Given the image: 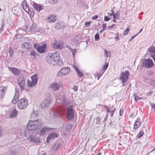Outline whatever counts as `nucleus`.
Here are the masks:
<instances>
[{
  "label": "nucleus",
  "instance_id": "obj_1",
  "mask_svg": "<svg viewBox=\"0 0 155 155\" xmlns=\"http://www.w3.org/2000/svg\"><path fill=\"white\" fill-rule=\"evenodd\" d=\"M42 125V122L40 120L33 121L30 120L27 124V128L29 130H33L39 128Z\"/></svg>",
  "mask_w": 155,
  "mask_h": 155
},
{
  "label": "nucleus",
  "instance_id": "obj_2",
  "mask_svg": "<svg viewBox=\"0 0 155 155\" xmlns=\"http://www.w3.org/2000/svg\"><path fill=\"white\" fill-rule=\"evenodd\" d=\"M48 56L47 62L50 64L54 63H54L59 61L60 59V53L57 51L49 54Z\"/></svg>",
  "mask_w": 155,
  "mask_h": 155
},
{
  "label": "nucleus",
  "instance_id": "obj_3",
  "mask_svg": "<svg viewBox=\"0 0 155 155\" xmlns=\"http://www.w3.org/2000/svg\"><path fill=\"white\" fill-rule=\"evenodd\" d=\"M28 105V100L25 98H22L19 100L17 102V106L20 109H25Z\"/></svg>",
  "mask_w": 155,
  "mask_h": 155
},
{
  "label": "nucleus",
  "instance_id": "obj_4",
  "mask_svg": "<svg viewBox=\"0 0 155 155\" xmlns=\"http://www.w3.org/2000/svg\"><path fill=\"white\" fill-rule=\"evenodd\" d=\"M73 106L71 105L70 106L66 107V109L67 112V119L71 120L73 119L74 116V111L73 110Z\"/></svg>",
  "mask_w": 155,
  "mask_h": 155
},
{
  "label": "nucleus",
  "instance_id": "obj_5",
  "mask_svg": "<svg viewBox=\"0 0 155 155\" xmlns=\"http://www.w3.org/2000/svg\"><path fill=\"white\" fill-rule=\"evenodd\" d=\"M49 97H47L44 100L42 103L41 105V107L42 108H44L45 107L48 106L53 101V98L51 94H49L48 95Z\"/></svg>",
  "mask_w": 155,
  "mask_h": 155
},
{
  "label": "nucleus",
  "instance_id": "obj_6",
  "mask_svg": "<svg viewBox=\"0 0 155 155\" xmlns=\"http://www.w3.org/2000/svg\"><path fill=\"white\" fill-rule=\"evenodd\" d=\"M31 78V81H28L27 84L28 86L30 87L34 86L37 84L38 80L37 74H35L32 76Z\"/></svg>",
  "mask_w": 155,
  "mask_h": 155
},
{
  "label": "nucleus",
  "instance_id": "obj_7",
  "mask_svg": "<svg viewBox=\"0 0 155 155\" xmlns=\"http://www.w3.org/2000/svg\"><path fill=\"white\" fill-rule=\"evenodd\" d=\"M47 45L46 44H44L41 46L38 45L37 44H34V47L37 51L40 53H44L45 52Z\"/></svg>",
  "mask_w": 155,
  "mask_h": 155
},
{
  "label": "nucleus",
  "instance_id": "obj_8",
  "mask_svg": "<svg viewBox=\"0 0 155 155\" xmlns=\"http://www.w3.org/2000/svg\"><path fill=\"white\" fill-rule=\"evenodd\" d=\"M65 110L64 108L61 107H58L54 112L53 115L57 118H60L61 116L64 114Z\"/></svg>",
  "mask_w": 155,
  "mask_h": 155
},
{
  "label": "nucleus",
  "instance_id": "obj_9",
  "mask_svg": "<svg viewBox=\"0 0 155 155\" xmlns=\"http://www.w3.org/2000/svg\"><path fill=\"white\" fill-rule=\"evenodd\" d=\"M70 71V69L68 67L63 68L58 72V76L59 77H61L68 74Z\"/></svg>",
  "mask_w": 155,
  "mask_h": 155
},
{
  "label": "nucleus",
  "instance_id": "obj_10",
  "mask_svg": "<svg viewBox=\"0 0 155 155\" xmlns=\"http://www.w3.org/2000/svg\"><path fill=\"white\" fill-rule=\"evenodd\" d=\"M129 72L127 71L125 72H121L120 74V79L123 83H125L128 79Z\"/></svg>",
  "mask_w": 155,
  "mask_h": 155
},
{
  "label": "nucleus",
  "instance_id": "obj_11",
  "mask_svg": "<svg viewBox=\"0 0 155 155\" xmlns=\"http://www.w3.org/2000/svg\"><path fill=\"white\" fill-rule=\"evenodd\" d=\"M18 84L20 87L21 91H22L24 90L25 85L24 77L23 76H20L18 79Z\"/></svg>",
  "mask_w": 155,
  "mask_h": 155
},
{
  "label": "nucleus",
  "instance_id": "obj_12",
  "mask_svg": "<svg viewBox=\"0 0 155 155\" xmlns=\"http://www.w3.org/2000/svg\"><path fill=\"white\" fill-rule=\"evenodd\" d=\"M143 65L144 67L149 68H152L154 66V64L151 59L148 58L144 60L143 61Z\"/></svg>",
  "mask_w": 155,
  "mask_h": 155
},
{
  "label": "nucleus",
  "instance_id": "obj_13",
  "mask_svg": "<svg viewBox=\"0 0 155 155\" xmlns=\"http://www.w3.org/2000/svg\"><path fill=\"white\" fill-rule=\"evenodd\" d=\"M61 85L56 82H54L50 84L49 87L53 91H56L59 90Z\"/></svg>",
  "mask_w": 155,
  "mask_h": 155
},
{
  "label": "nucleus",
  "instance_id": "obj_14",
  "mask_svg": "<svg viewBox=\"0 0 155 155\" xmlns=\"http://www.w3.org/2000/svg\"><path fill=\"white\" fill-rule=\"evenodd\" d=\"M19 90L17 88H15V94L12 101V103L14 104H16L18 102L19 97Z\"/></svg>",
  "mask_w": 155,
  "mask_h": 155
},
{
  "label": "nucleus",
  "instance_id": "obj_15",
  "mask_svg": "<svg viewBox=\"0 0 155 155\" xmlns=\"http://www.w3.org/2000/svg\"><path fill=\"white\" fill-rule=\"evenodd\" d=\"M53 47L54 48L61 49L63 47V44L58 42L56 40H55L53 45Z\"/></svg>",
  "mask_w": 155,
  "mask_h": 155
},
{
  "label": "nucleus",
  "instance_id": "obj_16",
  "mask_svg": "<svg viewBox=\"0 0 155 155\" xmlns=\"http://www.w3.org/2000/svg\"><path fill=\"white\" fill-rule=\"evenodd\" d=\"M58 19V17L55 14L51 15L48 18V22L49 23H52L56 21Z\"/></svg>",
  "mask_w": 155,
  "mask_h": 155
},
{
  "label": "nucleus",
  "instance_id": "obj_17",
  "mask_svg": "<svg viewBox=\"0 0 155 155\" xmlns=\"http://www.w3.org/2000/svg\"><path fill=\"white\" fill-rule=\"evenodd\" d=\"M58 137V134L56 133L52 132L49 134L47 137V142L48 143V141L51 140H53Z\"/></svg>",
  "mask_w": 155,
  "mask_h": 155
},
{
  "label": "nucleus",
  "instance_id": "obj_18",
  "mask_svg": "<svg viewBox=\"0 0 155 155\" xmlns=\"http://www.w3.org/2000/svg\"><path fill=\"white\" fill-rule=\"evenodd\" d=\"M28 139L31 142H34L36 143H39L41 142V140L39 138L36 137L35 136L31 135L28 137Z\"/></svg>",
  "mask_w": 155,
  "mask_h": 155
},
{
  "label": "nucleus",
  "instance_id": "obj_19",
  "mask_svg": "<svg viewBox=\"0 0 155 155\" xmlns=\"http://www.w3.org/2000/svg\"><path fill=\"white\" fill-rule=\"evenodd\" d=\"M51 129V128L45 127L39 131L38 134L40 136H43L47 132L50 131Z\"/></svg>",
  "mask_w": 155,
  "mask_h": 155
},
{
  "label": "nucleus",
  "instance_id": "obj_20",
  "mask_svg": "<svg viewBox=\"0 0 155 155\" xmlns=\"http://www.w3.org/2000/svg\"><path fill=\"white\" fill-rule=\"evenodd\" d=\"M33 6L35 9L38 11H41V10H42L44 8V6L38 4H37L35 2H34L33 3Z\"/></svg>",
  "mask_w": 155,
  "mask_h": 155
},
{
  "label": "nucleus",
  "instance_id": "obj_21",
  "mask_svg": "<svg viewBox=\"0 0 155 155\" xmlns=\"http://www.w3.org/2000/svg\"><path fill=\"white\" fill-rule=\"evenodd\" d=\"M147 51L150 54L152 58H153V56H155V47H150L147 49Z\"/></svg>",
  "mask_w": 155,
  "mask_h": 155
},
{
  "label": "nucleus",
  "instance_id": "obj_22",
  "mask_svg": "<svg viewBox=\"0 0 155 155\" xmlns=\"http://www.w3.org/2000/svg\"><path fill=\"white\" fill-rule=\"evenodd\" d=\"M22 6L24 10L27 12H28L30 11L28 6L25 0L22 2Z\"/></svg>",
  "mask_w": 155,
  "mask_h": 155
},
{
  "label": "nucleus",
  "instance_id": "obj_23",
  "mask_svg": "<svg viewBox=\"0 0 155 155\" xmlns=\"http://www.w3.org/2000/svg\"><path fill=\"white\" fill-rule=\"evenodd\" d=\"M8 69L9 70H11L12 72L15 75H19L20 71L17 68L14 67L11 68L9 67Z\"/></svg>",
  "mask_w": 155,
  "mask_h": 155
},
{
  "label": "nucleus",
  "instance_id": "obj_24",
  "mask_svg": "<svg viewBox=\"0 0 155 155\" xmlns=\"http://www.w3.org/2000/svg\"><path fill=\"white\" fill-rule=\"evenodd\" d=\"M6 91L5 87H0V98H2L4 96Z\"/></svg>",
  "mask_w": 155,
  "mask_h": 155
},
{
  "label": "nucleus",
  "instance_id": "obj_25",
  "mask_svg": "<svg viewBox=\"0 0 155 155\" xmlns=\"http://www.w3.org/2000/svg\"><path fill=\"white\" fill-rule=\"evenodd\" d=\"M31 32H34L38 31L36 24L35 23H32L30 29Z\"/></svg>",
  "mask_w": 155,
  "mask_h": 155
},
{
  "label": "nucleus",
  "instance_id": "obj_26",
  "mask_svg": "<svg viewBox=\"0 0 155 155\" xmlns=\"http://www.w3.org/2000/svg\"><path fill=\"white\" fill-rule=\"evenodd\" d=\"M140 120V118L139 117L137 118V119L135 122L134 124V128L136 129L137 128L140 126V123L139 122Z\"/></svg>",
  "mask_w": 155,
  "mask_h": 155
},
{
  "label": "nucleus",
  "instance_id": "obj_27",
  "mask_svg": "<svg viewBox=\"0 0 155 155\" xmlns=\"http://www.w3.org/2000/svg\"><path fill=\"white\" fill-rule=\"evenodd\" d=\"M17 114L18 111L15 109L11 111L10 116L11 117H15L17 116Z\"/></svg>",
  "mask_w": 155,
  "mask_h": 155
},
{
  "label": "nucleus",
  "instance_id": "obj_28",
  "mask_svg": "<svg viewBox=\"0 0 155 155\" xmlns=\"http://www.w3.org/2000/svg\"><path fill=\"white\" fill-rule=\"evenodd\" d=\"M38 115V111L34 110L32 112L31 114V117L32 119H35Z\"/></svg>",
  "mask_w": 155,
  "mask_h": 155
},
{
  "label": "nucleus",
  "instance_id": "obj_29",
  "mask_svg": "<svg viewBox=\"0 0 155 155\" xmlns=\"http://www.w3.org/2000/svg\"><path fill=\"white\" fill-rule=\"evenodd\" d=\"M100 119L99 117H97L93 121L94 124L96 125H98L100 124Z\"/></svg>",
  "mask_w": 155,
  "mask_h": 155
},
{
  "label": "nucleus",
  "instance_id": "obj_30",
  "mask_svg": "<svg viewBox=\"0 0 155 155\" xmlns=\"http://www.w3.org/2000/svg\"><path fill=\"white\" fill-rule=\"evenodd\" d=\"M36 52L35 50L31 51L30 52V55L31 57H33L35 60L36 59V56L37 55Z\"/></svg>",
  "mask_w": 155,
  "mask_h": 155
},
{
  "label": "nucleus",
  "instance_id": "obj_31",
  "mask_svg": "<svg viewBox=\"0 0 155 155\" xmlns=\"http://www.w3.org/2000/svg\"><path fill=\"white\" fill-rule=\"evenodd\" d=\"M29 45L27 42L24 43L22 45V48L24 49H27L29 47Z\"/></svg>",
  "mask_w": 155,
  "mask_h": 155
},
{
  "label": "nucleus",
  "instance_id": "obj_32",
  "mask_svg": "<svg viewBox=\"0 0 155 155\" xmlns=\"http://www.w3.org/2000/svg\"><path fill=\"white\" fill-rule=\"evenodd\" d=\"M134 97V101H137L138 100L142 99V97H139L136 94H134L133 96Z\"/></svg>",
  "mask_w": 155,
  "mask_h": 155
},
{
  "label": "nucleus",
  "instance_id": "obj_33",
  "mask_svg": "<svg viewBox=\"0 0 155 155\" xmlns=\"http://www.w3.org/2000/svg\"><path fill=\"white\" fill-rule=\"evenodd\" d=\"M120 14L119 13H117L116 12L115 14L114 13H113V18L114 19H119V16Z\"/></svg>",
  "mask_w": 155,
  "mask_h": 155
},
{
  "label": "nucleus",
  "instance_id": "obj_34",
  "mask_svg": "<svg viewBox=\"0 0 155 155\" xmlns=\"http://www.w3.org/2000/svg\"><path fill=\"white\" fill-rule=\"evenodd\" d=\"M77 73L80 77H82L83 76L84 74L80 70H79L77 71Z\"/></svg>",
  "mask_w": 155,
  "mask_h": 155
},
{
  "label": "nucleus",
  "instance_id": "obj_35",
  "mask_svg": "<svg viewBox=\"0 0 155 155\" xmlns=\"http://www.w3.org/2000/svg\"><path fill=\"white\" fill-rule=\"evenodd\" d=\"M58 2L57 0H49V2L51 5H54Z\"/></svg>",
  "mask_w": 155,
  "mask_h": 155
},
{
  "label": "nucleus",
  "instance_id": "obj_36",
  "mask_svg": "<svg viewBox=\"0 0 155 155\" xmlns=\"http://www.w3.org/2000/svg\"><path fill=\"white\" fill-rule=\"evenodd\" d=\"M144 134L143 132L141 131L137 135V137L139 138L142 137Z\"/></svg>",
  "mask_w": 155,
  "mask_h": 155
},
{
  "label": "nucleus",
  "instance_id": "obj_37",
  "mask_svg": "<svg viewBox=\"0 0 155 155\" xmlns=\"http://www.w3.org/2000/svg\"><path fill=\"white\" fill-rule=\"evenodd\" d=\"M116 110V108L114 107L113 110L112 111H110V112L109 113V114L111 117H112L113 116V114Z\"/></svg>",
  "mask_w": 155,
  "mask_h": 155
},
{
  "label": "nucleus",
  "instance_id": "obj_38",
  "mask_svg": "<svg viewBox=\"0 0 155 155\" xmlns=\"http://www.w3.org/2000/svg\"><path fill=\"white\" fill-rule=\"evenodd\" d=\"M108 66V63L105 64L103 67V70H105L107 68Z\"/></svg>",
  "mask_w": 155,
  "mask_h": 155
},
{
  "label": "nucleus",
  "instance_id": "obj_39",
  "mask_svg": "<svg viewBox=\"0 0 155 155\" xmlns=\"http://www.w3.org/2000/svg\"><path fill=\"white\" fill-rule=\"evenodd\" d=\"M69 104L68 101L66 99H64L63 100V104L64 105H68Z\"/></svg>",
  "mask_w": 155,
  "mask_h": 155
},
{
  "label": "nucleus",
  "instance_id": "obj_40",
  "mask_svg": "<svg viewBox=\"0 0 155 155\" xmlns=\"http://www.w3.org/2000/svg\"><path fill=\"white\" fill-rule=\"evenodd\" d=\"M104 52L107 58L110 56V53L108 52V51L105 50L104 51Z\"/></svg>",
  "mask_w": 155,
  "mask_h": 155
},
{
  "label": "nucleus",
  "instance_id": "obj_41",
  "mask_svg": "<svg viewBox=\"0 0 155 155\" xmlns=\"http://www.w3.org/2000/svg\"><path fill=\"white\" fill-rule=\"evenodd\" d=\"M71 53L72 54L73 57L74 58L75 55L76 54V49H73L71 51Z\"/></svg>",
  "mask_w": 155,
  "mask_h": 155
},
{
  "label": "nucleus",
  "instance_id": "obj_42",
  "mask_svg": "<svg viewBox=\"0 0 155 155\" xmlns=\"http://www.w3.org/2000/svg\"><path fill=\"white\" fill-rule=\"evenodd\" d=\"M95 39L96 41H98L99 38V36L98 33L96 34L94 36Z\"/></svg>",
  "mask_w": 155,
  "mask_h": 155
},
{
  "label": "nucleus",
  "instance_id": "obj_43",
  "mask_svg": "<svg viewBox=\"0 0 155 155\" xmlns=\"http://www.w3.org/2000/svg\"><path fill=\"white\" fill-rule=\"evenodd\" d=\"M129 29L128 28L126 29L125 31H124V35H127L128 34V33L129 31Z\"/></svg>",
  "mask_w": 155,
  "mask_h": 155
},
{
  "label": "nucleus",
  "instance_id": "obj_44",
  "mask_svg": "<svg viewBox=\"0 0 155 155\" xmlns=\"http://www.w3.org/2000/svg\"><path fill=\"white\" fill-rule=\"evenodd\" d=\"M150 104H151V108L152 109H153L154 111H155V103H150Z\"/></svg>",
  "mask_w": 155,
  "mask_h": 155
},
{
  "label": "nucleus",
  "instance_id": "obj_45",
  "mask_svg": "<svg viewBox=\"0 0 155 155\" xmlns=\"http://www.w3.org/2000/svg\"><path fill=\"white\" fill-rule=\"evenodd\" d=\"M9 53L10 54V56H12L13 53V51L12 49L10 48L9 51Z\"/></svg>",
  "mask_w": 155,
  "mask_h": 155
},
{
  "label": "nucleus",
  "instance_id": "obj_46",
  "mask_svg": "<svg viewBox=\"0 0 155 155\" xmlns=\"http://www.w3.org/2000/svg\"><path fill=\"white\" fill-rule=\"evenodd\" d=\"M110 19V18L106 16H104V20L105 21H109Z\"/></svg>",
  "mask_w": 155,
  "mask_h": 155
},
{
  "label": "nucleus",
  "instance_id": "obj_47",
  "mask_svg": "<svg viewBox=\"0 0 155 155\" xmlns=\"http://www.w3.org/2000/svg\"><path fill=\"white\" fill-rule=\"evenodd\" d=\"M123 113V109L122 108L120 109L119 112V115L120 116H122Z\"/></svg>",
  "mask_w": 155,
  "mask_h": 155
},
{
  "label": "nucleus",
  "instance_id": "obj_48",
  "mask_svg": "<svg viewBox=\"0 0 155 155\" xmlns=\"http://www.w3.org/2000/svg\"><path fill=\"white\" fill-rule=\"evenodd\" d=\"M60 24L59 23H57V24L55 25V28H61L60 27Z\"/></svg>",
  "mask_w": 155,
  "mask_h": 155
},
{
  "label": "nucleus",
  "instance_id": "obj_49",
  "mask_svg": "<svg viewBox=\"0 0 155 155\" xmlns=\"http://www.w3.org/2000/svg\"><path fill=\"white\" fill-rule=\"evenodd\" d=\"M10 155H16L15 151H12L10 154Z\"/></svg>",
  "mask_w": 155,
  "mask_h": 155
},
{
  "label": "nucleus",
  "instance_id": "obj_50",
  "mask_svg": "<svg viewBox=\"0 0 155 155\" xmlns=\"http://www.w3.org/2000/svg\"><path fill=\"white\" fill-rule=\"evenodd\" d=\"M91 22V21L87 22L85 23L84 25H86V26H87L88 27L90 26Z\"/></svg>",
  "mask_w": 155,
  "mask_h": 155
},
{
  "label": "nucleus",
  "instance_id": "obj_51",
  "mask_svg": "<svg viewBox=\"0 0 155 155\" xmlns=\"http://www.w3.org/2000/svg\"><path fill=\"white\" fill-rule=\"evenodd\" d=\"M114 26H115V25L114 24H113L111 25H110L109 26H108V28L109 29H111L112 28H113Z\"/></svg>",
  "mask_w": 155,
  "mask_h": 155
},
{
  "label": "nucleus",
  "instance_id": "obj_52",
  "mask_svg": "<svg viewBox=\"0 0 155 155\" xmlns=\"http://www.w3.org/2000/svg\"><path fill=\"white\" fill-rule=\"evenodd\" d=\"M98 17V16L97 15H95L92 17V19H94L95 20L96 19H97Z\"/></svg>",
  "mask_w": 155,
  "mask_h": 155
},
{
  "label": "nucleus",
  "instance_id": "obj_53",
  "mask_svg": "<svg viewBox=\"0 0 155 155\" xmlns=\"http://www.w3.org/2000/svg\"><path fill=\"white\" fill-rule=\"evenodd\" d=\"M73 89L74 91H77L78 90L77 87L76 86H74Z\"/></svg>",
  "mask_w": 155,
  "mask_h": 155
},
{
  "label": "nucleus",
  "instance_id": "obj_54",
  "mask_svg": "<svg viewBox=\"0 0 155 155\" xmlns=\"http://www.w3.org/2000/svg\"><path fill=\"white\" fill-rule=\"evenodd\" d=\"M73 67H74V69L76 71V72L79 70L78 68L76 66H73Z\"/></svg>",
  "mask_w": 155,
  "mask_h": 155
},
{
  "label": "nucleus",
  "instance_id": "obj_55",
  "mask_svg": "<svg viewBox=\"0 0 155 155\" xmlns=\"http://www.w3.org/2000/svg\"><path fill=\"white\" fill-rule=\"evenodd\" d=\"M137 34H136L134 36H133L132 37H131V38L130 39V41H131L136 36H137Z\"/></svg>",
  "mask_w": 155,
  "mask_h": 155
},
{
  "label": "nucleus",
  "instance_id": "obj_56",
  "mask_svg": "<svg viewBox=\"0 0 155 155\" xmlns=\"http://www.w3.org/2000/svg\"><path fill=\"white\" fill-rule=\"evenodd\" d=\"M102 26H103V29H105V28H106V24H103V25H102Z\"/></svg>",
  "mask_w": 155,
  "mask_h": 155
},
{
  "label": "nucleus",
  "instance_id": "obj_57",
  "mask_svg": "<svg viewBox=\"0 0 155 155\" xmlns=\"http://www.w3.org/2000/svg\"><path fill=\"white\" fill-rule=\"evenodd\" d=\"M82 36V35L81 34H79L76 36L77 38H81Z\"/></svg>",
  "mask_w": 155,
  "mask_h": 155
},
{
  "label": "nucleus",
  "instance_id": "obj_58",
  "mask_svg": "<svg viewBox=\"0 0 155 155\" xmlns=\"http://www.w3.org/2000/svg\"><path fill=\"white\" fill-rule=\"evenodd\" d=\"M67 47L68 49H69L71 51L73 49L72 48H71V47L70 46H67Z\"/></svg>",
  "mask_w": 155,
  "mask_h": 155
},
{
  "label": "nucleus",
  "instance_id": "obj_59",
  "mask_svg": "<svg viewBox=\"0 0 155 155\" xmlns=\"http://www.w3.org/2000/svg\"><path fill=\"white\" fill-rule=\"evenodd\" d=\"M67 47L68 49H69L71 51L73 49L72 48H71V47L70 46H67Z\"/></svg>",
  "mask_w": 155,
  "mask_h": 155
},
{
  "label": "nucleus",
  "instance_id": "obj_60",
  "mask_svg": "<svg viewBox=\"0 0 155 155\" xmlns=\"http://www.w3.org/2000/svg\"><path fill=\"white\" fill-rule=\"evenodd\" d=\"M5 25V23L4 22H3L1 24V27L4 28Z\"/></svg>",
  "mask_w": 155,
  "mask_h": 155
},
{
  "label": "nucleus",
  "instance_id": "obj_61",
  "mask_svg": "<svg viewBox=\"0 0 155 155\" xmlns=\"http://www.w3.org/2000/svg\"><path fill=\"white\" fill-rule=\"evenodd\" d=\"M152 92H149L148 94H147V95L148 96H150L152 95Z\"/></svg>",
  "mask_w": 155,
  "mask_h": 155
},
{
  "label": "nucleus",
  "instance_id": "obj_62",
  "mask_svg": "<svg viewBox=\"0 0 155 155\" xmlns=\"http://www.w3.org/2000/svg\"><path fill=\"white\" fill-rule=\"evenodd\" d=\"M59 65H60V66H62L63 65V64H64L63 63L62 61H61V63H60L59 62Z\"/></svg>",
  "mask_w": 155,
  "mask_h": 155
},
{
  "label": "nucleus",
  "instance_id": "obj_63",
  "mask_svg": "<svg viewBox=\"0 0 155 155\" xmlns=\"http://www.w3.org/2000/svg\"><path fill=\"white\" fill-rule=\"evenodd\" d=\"M61 146V145L60 144H58L56 147V149H58V148Z\"/></svg>",
  "mask_w": 155,
  "mask_h": 155
},
{
  "label": "nucleus",
  "instance_id": "obj_64",
  "mask_svg": "<svg viewBox=\"0 0 155 155\" xmlns=\"http://www.w3.org/2000/svg\"><path fill=\"white\" fill-rule=\"evenodd\" d=\"M30 15H34V13L33 12H31Z\"/></svg>",
  "mask_w": 155,
  "mask_h": 155
}]
</instances>
